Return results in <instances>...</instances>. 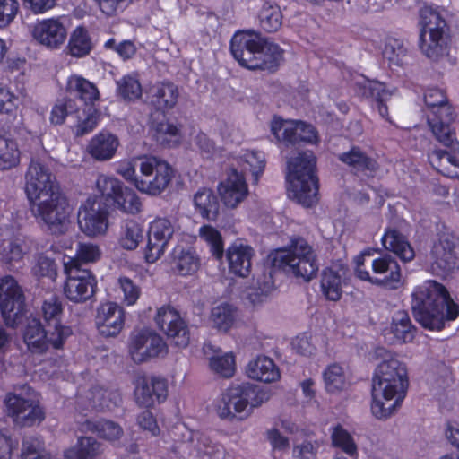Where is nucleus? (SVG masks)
Listing matches in <instances>:
<instances>
[{
    "mask_svg": "<svg viewBox=\"0 0 459 459\" xmlns=\"http://www.w3.org/2000/svg\"><path fill=\"white\" fill-rule=\"evenodd\" d=\"M382 360L372 379L371 411L377 419H387L401 406L408 388L405 364L390 351L380 350Z\"/></svg>",
    "mask_w": 459,
    "mask_h": 459,
    "instance_id": "f257e3e1",
    "label": "nucleus"
},
{
    "mask_svg": "<svg viewBox=\"0 0 459 459\" xmlns=\"http://www.w3.org/2000/svg\"><path fill=\"white\" fill-rule=\"evenodd\" d=\"M63 311V303L57 296L51 295L43 300L39 313L45 327L39 320L31 319L23 333L24 342L31 352L43 353L63 347L72 333L71 328L61 323Z\"/></svg>",
    "mask_w": 459,
    "mask_h": 459,
    "instance_id": "f03ea898",
    "label": "nucleus"
},
{
    "mask_svg": "<svg viewBox=\"0 0 459 459\" xmlns=\"http://www.w3.org/2000/svg\"><path fill=\"white\" fill-rule=\"evenodd\" d=\"M411 307L415 319L429 330L441 329L446 320H454L459 312L446 288L435 281L414 289Z\"/></svg>",
    "mask_w": 459,
    "mask_h": 459,
    "instance_id": "7ed1b4c3",
    "label": "nucleus"
},
{
    "mask_svg": "<svg viewBox=\"0 0 459 459\" xmlns=\"http://www.w3.org/2000/svg\"><path fill=\"white\" fill-rule=\"evenodd\" d=\"M315 169L316 158L311 152H297L288 159V195L305 207H311L318 202V184Z\"/></svg>",
    "mask_w": 459,
    "mask_h": 459,
    "instance_id": "20e7f679",
    "label": "nucleus"
},
{
    "mask_svg": "<svg viewBox=\"0 0 459 459\" xmlns=\"http://www.w3.org/2000/svg\"><path fill=\"white\" fill-rule=\"evenodd\" d=\"M269 399V391L250 383L231 385L217 401L215 411L221 420H245Z\"/></svg>",
    "mask_w": 459,
    "mask_h": 459,
    "instance_id": "39448f33",
    "label": "nucleus"
},
{
    "mask_svg": "<svg viewBox=\"0 0 459 459\" xmlns=\"http://www.w3.org/2000/svg\"><path fill=\"white\" fill-rule=\"evenodd\" d=\"M424 102L428 108V124L436 139L459 152V142L451 128L455 113L445 91L436 87L428 88L424 93Z\"/></svg>",
    "mask_w": 459,
    "mask_h": 459,
    "instance_id": "423d86ee",
    "label": "nucleus"
},
{
    "mask_svg": "<svg viewBox=\"0 0 459 459\" xmlns=\"http://www.w3.org/2000/svg\"><path fill=\"white\" fill-rule=\"evenodd\" d=\"M272 263L274 267L304 281H311L318 271L316 254L303 238L293 239L289 247L276 250Z\"/></svg>",
    "mask_w": 459,
    "mask_h": 459,
    "instance_id": "0eeeda50",
    "label": "nucleus"
},
{
    "mask_svg": "<svg viewBox=\"0 0 459 459\" xmlns=\"http://www.w3.org/2000/svg\"><path fill=\"white\" fill-rule=\"evenodd\" d=\"M30 204L32 215L39 223L55 235L66 233L72 224L73 207L62 191Z\"/></svg>",
    "mask_w": 459,
    "mask_h": 459,
    "instance_id": "6e6552de",
    "label": "nucleus"
},
{
    "mask_svg": "<svg viewBox=\"0 0 459 459\" xmlns=\"http://www.w3.org/2000/svg\"><path fill=\"white\" fill-rule=\"evenodd\" d=\"M422 25L420 48L429 59L437 60L447 54V26L439 13L430 5L420 10Z\"/></svg>",
    "mask_w": 459,
    "mask_h": 459,
    "instance_id": "1a4fd4ad",
    "label": "nucleus"
},
{
    "mask_svg": "<svg viewBox=\"0 0 459 459\" xmlns=\"http://www.w3.org/2000/svg\"><path fill=\"white\" fill-rule=\"evenodd\" d=\"M140 178L135 188L145 195L157 196L163 193L174 178V169L163 159L153 155L139 156Z\"/></svg>",
    "mask_w": 459,
    "mask_h": 459,
    "instance_id": "9d476101",
    "label": "nucleus"
},
{
    "mask_svg": "<svg viewBox=\"0 0 459 459\" xmlns=\"http://www.w3.org/2000/svg\"><path fill=\"white\" fill-rule=\"evenodd\" d=\"M65 281L63 285L65 297L72 303L82 304L90 300L97 290V279L88 269L70 257L64 263Z\"/></svg>",
    "mask_w": 459,
    "mask_h": 459,
    "instance_id": "9b49d317",
    "label": "nucleus"
},
{
    "mask_svg": "<svg viewBox=\"0 0 459 459\" xmlns=\"http://www.w3.org/2000/svg\"><path fill=\"white\" fill-rule=\"evenodd\" d=\"M177 230L176 221L163 216H157L148 224L147 242L143 248V258L148 264L160 259Z\"/></svg>",
    "mask_w": 459,
    "mask_h": 459,
    "instance_id": "f8f14e48",
    "label": "nucleus"
},
{
    "mask_svg": "<svg viewBox=\"0 0 459 459\" xmlns=\"http://www.w3.org/2000/svg\"><path fill=\"white\" fill-rule=\"evenodd\" d=\"M0 310L6 325L14 327L25 312V296L14 277L0 278Z\"/></svg>",
    "mask_w": 459,
    "mask_h": 459,
    "instance_id": "ddd939ff",
    "label": "nucleus"
},
{
    "mask_svg": "<svg viewBox=\"0 0 459 459\" xmlns=\"http://www.w3.org/2000/svg\"><path fill=\"white\" fill-rule=\"evenodd\" d=\"M459 239L452 233L445 232L434 242L429 254L433 273L446 275L458 267Z\"/></svg>",
    "mask_w": 459,
    "mask_h": 459,
    "instance_id": "4468645a",
    "label": "nucleus"
},
{
    "mask_svg": "<svg viewBox=\"0 0 459 459\" xmlns=\"http://www.w3.org/2000/svg\"><path fill=\"white\" fill-rule=\"evenodd\" d=\"M167 344L154 330L141 329L131 333L128 353L135 363H143L166 351Z\"/></svg>",
    "mask_w": 459,
    "mask_h": 459,
    "instance_id": "2eb2a0df",
    "label": "nucleus"
},
{
    "mask_svg": "<svg viewBox=\"0 0 459 459\" xmlns=\"http://www.w3.org/2000/svg\"><path fill=\"white\" fill-rule=\"evenodd\" d=\"M157 327L179 348H186L190 342V333L186 323L179 312L171 306L159 307L154 316Z\"/></svg>",
    "mask_w": 459,
    "mask_h": 459,
    "instance_id": "dca6fc26",
    "label": "nucleus"
},
{
    "mask_svg": "<svg viewBox=\"0 0 459 459\" xmlns=\"http://www.w3.org/2000/svg\"><path fill=\"white\" fill-rule=\"evenodd\" d=\"M372 275L368 271H358V279L388 290H397L402 285V273L398 263L385 255L371 263Z\"/></svg>",
    "mask_w": 459,
    "mask_h": 459,
    "instance_id": "f3484780",
    "label": "nucleus"
},
{
    "mask_svg": "<svg viewBox=\"0 0 459 459\" xmlns=\"http://www.w3.org/2000/svg\"><path fill=\"white\" fill-rule=\"evenodd\" d=\"M5 404L8 415L18 425L32 426L40 423L45 418L36 395L9 394L5 398Z\"/></svg>",
    "mask_w": 459,
    "mask_h": 459,
    "instance_id": "a211bd4d",
    "label": "nucleus"
},
{
    "mask_svg": "<svg viewBox=\"0 0 459 459\" xmlns=\"http://www.w3.org/2000/svg\"><path fill=\"white\" fill-rule=\"evenodd\" d=\"M58 191H61L59 184L48 169L39 162H31L26 174L25 184L30 204L42 199L43 195H51Z\"/></svg>",
    "mask_w": 459,
    "mask_h": 459,
    "instance_id": "6ab92c4d",
    "label": "nucleus"
},
{
    "mask_svg": "<svg viewBox=\"0 0 459 459\" xmlns=\"http://www.w3.org/2000/svg\"><path fill=\"white\" fill-rule=\"evenodd\" d=\"M67 31L64 17H52L38 21L31 33L39 45L50 50H56L66 41Z\"/></svg>",
    "mask_w": 459,
    "mask_h": 459,
    "instance_id": "aec40b11",
    "label": "nucleus"
},
{
    "mask_svg": "<svg viewBox=\"0 0 459 459\" xmlns=\"http://www.w3.org/2000/svg\"><path fill=\"white\" fill-rule=\"evenodd\" d=\"M78 224L89 237L103 235L108 228V212L96 198L89 197L79 209Z\"/></svg>",
    "mask_w": 459,
    "mask_h": 459,
    "instance_id": "412c9836",
    "label": "nucleus"
},
{
    "mask_svg": "<svg viewBox=\"0 0 459 459\" xmlns=\"http://www.w3.org/2000/svg\"><path fill=\"white\" fill-rule=\"evenodd\" d=\"M134 385L135 401L143 407L152 408L167 399L168 384L164 378L142 376L135 379Z\"/></svg>",
    "mask_w": 459,
    "mask_h": 459,
    "instance_id": "4be33fe9",
    "label": "nucleus"
},
{
    "mask_svg": "<svg viewBox=\"0 0 459 459\" xmlns=\"http://www.w3.org/2000/svg\"><path fill=\"white\" fill-rule=\"evenodd\" d=\"M125 320V309L116 302L107 301L97 308L95 325L103 337L117 336L124 328Z\"/></svg>",
    "mask_w": 459,
    "mask_h": 459,
    "instance_id": "5701e85b",
    "label": "nucleus"
},
{
    "mask_svg": "<svg viewBox=\"0 0 459 459\" xmlns=\"http://www.w3.org/2000/svg\"><path fill=\"white\" fill-rule=\"evenodd\" d=\"M218 194L226 207H238L248 195V186L244 175L231 169L226 178L218 185Z\"/></svg>",
    "mask_w": 459,
    "mask_h": 459,
    "instance_id": "b1692460",
    "label": "nucleus"
},
{
    "mask_svg": "<svg viewBox=\"0 0 459 459\" xmlns=\"http://www.w3.org/2000/svg\"><path fill=\"white\" fill-rule=\"evenodd\" d=\"M263 43V37L255 30L236 32L230 41V51L238 64L248 68L253 57Z\"/></svg>",
    "mask_w": 459,
    "mask_h": 459,
    "instance_id": "393cba45",
    "label": "nucleus"
},
{
    "mask_svg": "<svg viewBox=\"0 0 459 459\" xmlns=\"http://www.w3.org/2000/svg\"><path fill=\"white\" fill-rule=\"evenodd\" d=\"M120 402L121 397L118 392L95 386L80 394L77 404L82 411L111 410L117 406Z\"/></svg>",
    "mask_w": 459,
    "mask_h": 459,
    "instance_id": "a878e982",
    "label": "nucleus"
},
{
    "mask_svg": "<svg viewBox=\"0 0 459 459\" xmlns=\"http://www.w3.org/2000/svg\"><path fill=\"white\" fill-rule=\"evenodd\" d=\"M254 254V249L241 241L231 243L226 251L230 272L241 278L247 277L251 271Z\"/></svg>",
    "mask_w": 459,
    "mask_h": 459,
    "instance_id": "bb28decb",
    "label": "nucleus"
},
{
    "mask_svg": "<svg viewBox=\"0 0 459 459\" xmlns=\"http://www.w3.org/2000/svg\"><path fill=\"white\" fill-rule=\"evenodd\" d=\"M184 441L175 447L173 451L180 456H200L210 455L214 452V447L208 437L198 431L186 430L183 433Z\"/></svg>",
    "mask_w": 459,
    "mask_h": 459,
    "instance_id": "cd10ccee",
    "label": "nucleus"
},
{
    "mask_svg": "<svg viewBox=\"0 0 459 459\" xmlns=\"http://www.w3.org/2000/svg\"><path fill=\"white\" fill-rule=\"evenodd\" d=\"M415 331L408 313L399 310L394 314L385 337L391 343L411 342L415 337Z\"/></svg>",
    "mask_w": 459,
    "mask_h": 459,
    "instance_id": "c85d7f7f",
    "label": "nucleus"
},
{
    "mask_svg": "<svg viewBox=\"0 0 459 459\" xmlns=\"http://www.w3.org/2000/svg\"><path fill=\"white\" fill-rule=\"evenodd\" d=\"M346 273V267L342 264L323 271L320 288L325 299L331 301H337L341 299Z\"/></svg>",
    "mask_w": 459,
    "mask_h": 459,
    "instance_id": "c756f323",
    "label": "nucleus"
},
{
    "mask_svg": "<svg viewBox=\"0 0 459 459\" xmlns=\"http://www.w3.org/2000/svg\"><path fill=\"white\" fill-rule=\"evenodd\" d=\"M119 146L117 135L108 131L95 134L87 145V152L96 160L104 161L112 159Z\"/></svg>",
    "mask_w": 459,
    "mask_h": 459,
    "instance_id": "7c9ffc66",
    "label": "nucleus"
},
{
    "mask_svg": "<svg viewBox=\"0 0 459 459\" xmlns=\"http://www.w3.org/2000/svg\"><path fill=\"white\" fill-rule=\"evenodd\" d=\"M66 93L82 101L86 107L91 106L100 98V92L94 83L78 74L67 78Z\"/></svg>",
    "mask_w": 459,
    "mask_h": 459,
    "instance_id": "2f4dec72",
    "label": "nucleus"
},
{
    "mask_svg": "<svg viewBox=\"0 0 459 459\" xmlns=\"http://www.w3.org/2000/svg\"><path fill=\"white\" fill-rule=\"evenodd\" d=\"M34 246L33 240L24 237L4 240L0 244V260L6 264L20 262L33 250Z\"/></svg>",
    "mask_w": 459,
    "mask_h": 459,
    "instance_id": "473e14b6",
    "label": "nucleus"
},
{
    "mask_svg": "<svg viewBox=\"0 0 459 459\" xmlns=\"http://www.w3.org/2000/svg\"><path fill=\"white\" fill-rule=\"evenodd\" d=\"M104 451L102 443L92 437H79L76 443L64 451L65 459H98Z\"/></svg>",
    "mask_w": 459,
    "mask_h": 459,
    "instance_id": "72a5a7b5",
    "label": "nucleus"
},
{
    "mask_svg": "<svg viewBox=\"0 0 459 459\" xmlns=\"http://www.w3.org/2000/svg\"><path fill=\"white\" fill-rule=\"evenodd\" d=\"M281 59L282 51L280 47L263 38V43L249 64L248 69L273 70L278 66Z\"/></svg>",
    "mask_w": 459,
    "mask_h": 459,
    "instance_id": "f704fd0d",
    "label": "nucleus"
},
{
    "mask_svg": "<svg viewBox=\"0 0 459 459\" xmlns=\"http://www.w3.org/2000/svg\"><path fill=\"white\" fill-rule=\"evenodd\" d=\"M300 120L282 119L274 117L270 123V131L276 143L286 146L298 143L297 132L301 130Z\"/></svg>",
    "mask_w": 459,
    "mask_h": 459,
    "instance_id": "c9c22d12",
    "label": "nucleus"
},
{
    "mask_svg": "<svg viewBox=\"0 0 459 459\" xmlns=\"http://www.w3.org/2000/svg\"><path fill=\"white\" fill-rule=\"evenodd\" d=\"M238 319V312L234 306L222 302L212 307L208 317L210 325L221 333L231 330Z\"/></svg>",
    "mask_w": 459,
    "mask_h": 459,
    "instance_id": "e433bc0d",
    "label": "nucleus"
},
{
    "mask_svg": "<svg viewBox=\"0 0 459 459\" xmlns=\"http://www.w3.org/2000/svg\"><path fill=\"white\" fill-rule=\"evenodd\" d=\"M204 351L209 356V367L212 372L227 378L234 375L236 363L231 352L222 353L221 351L214 350L211 344H205Z\"/></svg>",
    "mask_w": 459,
    "mask_h": 459,
    "instance_id": "4c0bfd02",
    "label": "nucleus"
},
{
    "mask_svg": "<svg viewBox=\"0 0 459 459\" xmlns=\"http://www.w3.org/2000/svg\"><path fill=\"white\" fill-rule=\"evenodd\" d=\"M384 247L393 252L402 261H411L415 253L406 238L398 230L394 229L387 230L381 238Z\"/></svg>",
    "mask_w": 459,
    "mask_h": 459,
    "instance_id": "58836bf2",
    "label": "nucleus"
},
{
    "mask_svg": "<svg viewBox=\"0 0 459 459\" xmlns=\"http://www.w3.org/2000/svg\"><path fill=\"white\" fill-rule=\"evenodd\" d=\"M247 376L257 381L271 383L280 378V371L273 360L266 356H258L247 367Z\"/></svg>",
    "mask_w": 459,
    "mask_h": 459,
    "instance_id": "ea45409f",
    "label": "nucleus"
},
{
    "mask_svg": "<svg viewBox=\"0 0 459 459\" xmlns=\"http://www.w3.org/2000/svg\"><path fill=\"white\" fill-rule=\"evenodd\" d=\"M150 132L155 141L164 146H176L181 142L180 129L164 117L152 122Z\"/></svg>",
    "mask_w": 459,
    "mask_h": 459,
    "instance_id": "a19ab883",
    "label": "nucleus"
},
{
    "mask_svg": "<svg viewBox=\"0 0 459 459\" xmlns=\"http://www.w3.org/2000/svg\"><path fill=\"white\" fill-rule=\"evenodd\" d=\"M325 388L327 393L336 394L347 390L351 385L348 371L340 364L333 363L323 373Z\"/></svg>",
    "mask_w": 459,
    "mask_h": 459,
    "instance_id": "79ce46f5",
    "label": "nucleus"
},
{
    "mask_svg": "<svg viewBox=\"0 0 459 459\" xmlns=\"http://www.w3.org/2000/svg\"><path fill=\"white\" fill-rule=\"evenodd\" d=\"M93 48V42L90 33L83 26H77L71 32L65 51L67 55L75 57L82 58L88 56Z\"/></svg>",
    "mask_w": 459,
    "mask_h": 459,
    "instance_id": "37998d69",
    "label": "nucleus"
},
{
    "mask_svg": "<svg viewBox=\"0 0 459 459\" xmlns=\"http://www.w3.org/2000/svg\"><path fill=\"white\" fill-rule=\"evenodd\" d=\"M331 446L340 449L351 459L359 456V448L353 435L342 424L333 425L329 429Z\"/></svg>",
    "mask_w": 459,
    "mask_h": 459,
    "instance_id": "c03bdc74",
    "label": "nucleus"
},
{
    "mask_svg": "<svg viewBox=\"0 0 459 459\" xmlns=\"http://www.w3.org/2000/svg\"><path fill=\"white\" fill-rule=\"evenodd\" d=\"M338 159L358 172H373L377 169V161L357 146L340 153Z\"/></svg>",
    "mask_w": 459,
    "mask_h": 459,
    "instance_id": "a18cd8bd",
    "label": "nucleus"
},
{
    "mask_svg": "<svg viewBox=\"0 0 459 459\" xmlns=\"http://www.w3.org/2000/svg\"><path fill=\"white\" fill-rule=\"evenodd\" d=\"M143 238V226L134 220H127L120 227L117 245L123 250L134 251L139 247Z\"/></svg>",
    "mask_w": 459,
    "mask_h": 459,
    "instance_id": "49530a36",
    "label": "nucleus"
},
{
    "mask_svg": "<svg viewBox=\"0 0 459 459\" xmlns=\"http://www.w3.org/2000/svg\"><path fill=\"white\" fill-rule=\"evenodd\" d=\"M359 93L367 99L375 100L380 116L387 118L388 110L385 102L392 96V91L387 90L385 84L375 81H365L359 85Z\"/></svg>",
    "mask_w": 459,
    "mask_h": 459,
    "instance_id": "de8ad7c7",
    "label": "nucleus"
},
{
    "mask_svg": "<svg viewBox=\"0 0 459 459\" xmlns=\"http://www.w3.org/2000/svg\"><path fill=\"white\" fill-rule=\"evenodd\" d=\"M152 102L159 109L173 108L178 100V87L169 82L156 83L151 90Z\"/></svg>",
    "mask_w": 459,
    "mask_h": 459,
    "instance_id": "09e8293b",
    "label": "nucleus"
},
{
    "mask_svg": "<svg viewBox=\"0 0 459 459\" xmlns=\"http://www.w3.org/2000/svg\"><path fill=\"white\" fill-rule=\"evenodd\" d=\"M173 266L178 274L191 275L198 271L200 258L193 249L177 247L173 251Z\"/></svg>",
    "mask_w": 459,
    "mask_h": 459,
    "instance_id": "8fccbe9b",
    "label": "nucleus"
},
{
    "mask_svg": "<svg viewBox=\"0 0 459 459\" xmlns=\"http://www.w3.org/2000/svg\"><path fill=\"white\" fill-rule=\"evenodd\" d=\"M238 162L244 170L251 173L257 183L266 166L265 154L261 151L243 150L238 156Z\"/></svg>",
    "mask_w": 459,
    "mask_h": 459,
    "instance_id": "3c124183",
    "label": "nucleus"
},
{
    "mask_svg": "<svg viewBox=\"0 0 459 459\" xmlns=\"http://www.w3.org/2000/svg\"><path fill=\"white\" fill-rule=\"evenodd\" d=\"M193 202L195 211L204 219L214 221L219 213V203L211 189L198 190Z\"/></svg>",
    "mask_w": 459,
    "mask_h": 459,
    "instance_id": "603ef678",
    "label": "nucleus"
},
{
    "mask_svg": "<svg viewBox=\"0 0 459 459\" xmlns=\"http://www.w3.org/2000/svg\"><path fill=\"white\" fill-rule=\"evenodd\" d=\"M109 206L125 214L136 215L141 212L143 204L135 191L124 186Z\"/></svg>",
    "mask_w": 459,
    "mask_h": 459,
    "instance_id": "864d4df0",
    "label": "nucleus"
},
{
    "mask_svg": "<svg viewBox=\"0 0 459 459\" xmlns=\"http://www.w3.org/2000/svg\"><path fill=\"white\" fill-rule=\"evenodd\" d=\"M87 429L95 433L100 438L110 444L119 441L124 436L122 426L110 420H100L98 421H87Z\"/></svg>",
    "mask_w": 459,
    "mask_h": 459,
    "instance_id": "5fc2aeb1",
    "label": "nucleus"
},
{
    "mask_svg": "<svg viewBox=\"0 0 459 459\" xmlns=\"http://www.w3.org/2000/svg\"><path fill=\"white\" fill-rule=\"evenodd\" d=\"M124 186L122 181L113 176L99 174L95 179L94 189L109 206Z\"/></svg>",
    "mask_w": 459,
    "mask_h": 459,
    "instance_id": "6e6d98bb",
    "label": "nucleus"
},
{
    "mask_svg": "<svg viewBox=\"0 0 459 459\" xmlns=\"http://www.w3.org/2000/svg\"><path fill=\"white\" fill-rule=\"evenodd\" d=\"M258 18L261 27L267 32H275L282 25V13L275 3L264 2Z\"/></svg>",
    "mask_w": 459,
    "mask_h": 459,
    "instance_id": "4d7b16f0",
    "label": "nucleus"
},
{
    "mask_svg": "<svg viewBox=\"0 0 459 459\" xmlns=\"http://www.w3.org/2000/svg\"><path fill=\"white\" fill-rule=\"evenodd\" d=\"M452 153L443 150H434L429 155L431 166L448 178H459V169L451 165Z\"/></svg>",
    "mask_w": 459,
    "mask_h": 459,
    "instance_id": "13d9d810",
    "label": "nucleus"
},
{
    "mask_svg": "<svg viewBox=\"0 0 459 459\" xmlns=\"http://www.w3.org/2000/svg\"><path fill=\"white\" fill-rule=\"evenodd\" d=\"M200 238L210 247L212 255L221 259L224 252V243L221 232L211 225H203L199 228Z\"/></svg>",
    "mask_w": 459,
    "mask_h": 459,
    "instance_id": "bf43d9fd",
    "label": "nucleus"
},
{
    "mask_svg": "<svg viewBox=\"0 0 459 459\" xmlns=\"http://www.w3.org/2000/svg\"><path fill=\"white\" fill-rule=\"evenodd\" d=\"M117 290L119 291L121 296V301L124 305L130 307L136 304L138 301L142 290L139 285H137L131 278L120 275L117 280Z\"/></svg>",
    "mask_w": 459,
    "mask_h": 459,
    "instance_id": "052dcab7",
    "label": "nucleus"
},
{
    "mask_svg": "<svg viewBox=\"0 0 459 459\" xmlns=\"http://www.w3.org/2000/svg\"><path fill=\"white\" fill-rule=\"evenodd\" d=\"M20 160L17 143L0 136V169H7L16 166Z\"/></svg>",
    "mask_w": 459,
    "mask_h": 459,
    "instance_id": "680f3d73",
    "label": "nucleus"
},
{
    "mask_svg": "<svg viewBox=\"0 0 459 459\" xmlns=\"http://www.w3.org/2000/svg\"><path fill=\"white\" fill-rule=\"evenodd\" d=\"M22 459H50L49 454L45 449L44 442L36 437H26L22 443Z\"/></svg>",
    "mask_w": 459,
    "mask_h": 459,
    "instance_id": "e2e57ef3",
    "label": "nucleus"
},
{
    "mask_svg": "<svg viewBox=\"0 0 459 459\" xmlns=\"http://www.w3.org/2000/svg\"><path fill=\"white\" fill-rule=\"evenodd\" d=\"M77 118V124L74 128V134L77 136H82L91 132L98 124V114L95 109L91 107H86V108L78 112H75Z\"/></svg>",
    "mask_w": 459,
    "mask_h": 459,
    "instance_id": "0e129e2a",
    "label": "nucleus"
},
{
    "mask_svg": "<svg viewBox=\"0 0 459 459\" xmlns=\"http://www.w3.org/2000/svg\"><path fill=\"white\" fill-rule=\"evenodd\" d=\"M407 50L403 44L396 39H389L383 48V56L390 65H403L405 62Z\"/></svg>",
    "mask_w": 459,
    "mask_h": 459,
    "instance_id": "69168bd1",
    "label": "nucleus"
},
{
    "mask_svg": "<svg viewBox=\"0 0 459 459\" xmlns=\"http://www.w3.org/2000/svg\"><path fill=\"white\" fill-rule=\"evenodd\" d=\"M78 112V108L74 100L62 99L57 100L52 108L49 120L53 125H61L66 117L73 116Z\"/></svg>",
    "mask_w": 459,
    "mask_h": 459,
    "instance_id": "338daca9",
    "label": "nucleus"
},
{
    "mask_svg": "<svg viewBox=\"0 0 459 459\" xmlns=\"http://www.w3.org/2000/svg\"><path fill=\"white\" fill-rule=\"evenodd\" d=\"M118 93L126 100H134L142 96V87L137 78L125 75L117 82Z\"/></svg>",
    "mask_w": 459,
    "mask_h": 459,
    "instance_id": "774afa93",
    "label": "nucleus"
}]
</instances>
